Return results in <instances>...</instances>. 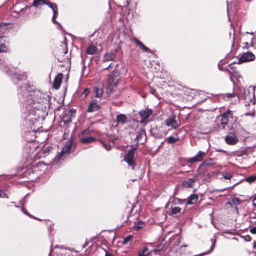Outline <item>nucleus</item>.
<instances>
[{
    "label": "nucleus",
    "mask_w": 256,
    "mask_h": 256,
    "mask_svg": "<svg viewBox=\"0 0 256 256\" xmlns=\"http://www.w3.org/2000/svg\"><path fill=\"white\" fill-rule=\"evenodd\" d=\"M246 114L247 116H254V112H253L252 113H249V114Z\"/></svg>",
    "instance_id": "obj_48"
},
{
    "label": "nucleus",
    "mask_w": 256,
    "mask_h": 256,
    "mask_svg": "<svg viewBox=\"0 0 256 256\" xmlns=\"http://www.w3.org/2000/svg\"><path fill=\"white\" fill-rule=\"evenodd\" d=\"M223 178L226 180H230L232 178V175L230 174H224V173L222 174Z\"/></svg>",
    "instance_id": "obj_37"
},
{
    "label": "nucleus",
    "mask_w": 256,
    "mask_h": 256,
    "mask_svg": "<svg viewBox=\"0 0 256 256\" xmlns=\"http://www.w3.org/2000/svg\"><path fill=\"white\" fill-rule=\"evenodd\" d=\"M128 118L124 114H120L116 116V122L118 124H124L127 122Z\"/></svg>",
    "instance_id": "obj_22"
},
{
    "label": "nucleus",
    "mask_w": 256,
    "mask_h": 256,
    "mask_svg": "<svg viewBox=\"0 0 256 256\" xmlns=\"http://www.w3.org/2000/svg\"><path fill=\"white\" fill-rule=\"evenodd\" d=\"M10 75L14 76V78L17 79L18 80H24L26 79V76L24 74H18L16 73L13 74L12 73H10Z\"/></svg>",
    "instance_id": "obj_23"
},
{
    "label": "nucleus",
    "mask_w": 256,
    "mask_h": 256,
    "mask_svg": "<svg viewBox=\"0 0 256 256\" xmlns=\"http://www.w3.org/2000/svg\"><path fill=\"white\" fill-rule=\"evenodd\" d=\"M98 50V48L96 46L93 44H91L89 45L87 48L86 52L88 54L94 55L96 54Z\"/></svg>",
    "instance_id": "obj_20"
},
{
    "label": "nucleus",
    "mask_w": 256,
    "mask_h": 256,
    "mask_svg": "<svg viewBox=\"0 0 256 256\" xmlns=\"http://www.w3.org/2000/svg\"><path fill=\"white\" fill-rule=\"evenodd\" d=\"M178 140V138H176L173 136H170L166 138V141L169 144H174Z\"/></svg>",
    "instance_id": "obj_33"
},
{
    "label": "nucleus",
    "mask_w": 256,
    "mask_h": 256,
    "mask_svg": "<svg viewBox=\"0 0 256 256\" xmlns=\"http://www.w3.org/2000/svg\"><path fill=\"white\" fill-rule=\"evenodd\" d=\"M250 232L253 234H256V226L252 228L250 230Z\"/></svg>",
    "instance_id": "obj_44"
},
{
    "label": "nucleus",
    "mask_w": 256,
    "mask_h": 256,
    "mask_svg": "<svg viewBox=\"0 0 256 256\" xmlns=\"http://www.w3.org/2000/svg\"><path fill=\"white\" fill-rule=\"evenodd\" d=\"M255 87H253V92H251L249 90H244L243 94V98L245 100L246 105L250 106L251 104H255L254 100Z\"/></svg>",
    "instance_id": "obj_5"
},
{
    "label": "nucleus",
    "mask_w": 256,
    "mask_h": 256,
    "mask_svg": "<svg viewBox=\"0 0 256 256\" xmlns=\"http://www.w3.org/2000/svg\"><path fill=\"white\" fill-rule=\"evenodd\" d=\"M182 247H187V245H184V246H182Z\"/></svg>",
    "instance_id": "obj_54"
},
{
    "label": "nucleus",
    "mask_w": 256,
    "mask_h": 256,
    "mask_svg": "<svg viewBox=\"0 0 256 256\" xmlns=\"http://www.w3.org/2000/svg\"><path fill=\"white\" fill-rule=\"evenodd\" d=\"M166 124L168 127H171L172 129L178 128L179 124L174 118H169L166 120Z\"/></svg>",
    "instance_id": "obj_15"
},
{
    "label": "nucleus",
    "mask_w": 256,
    "mask_h": 256,
    "mask_svg": "<svg viewBox=\"0 0 256 256\" xmlns=\"http://www.w3.org/2000/svg\"><path fill=\"white\" fill-rule=\"evenodd\" d=\"M156 64H160L158 62H156Z\"/></svg>",
    "instance_id": "obj_56"
},
{
    "label": "nucleus",
    "mask_w": 256,
    "mask_h": 256,
    "mask_svg": "<svg viewBox=\"0 0 256 256\" xmlns=\"http://www.w3.org/2000/svg\"><path fill=\"white\" fill-rule=\"evenodd\" d=\"M94 93H95L96 96L97 98H100L102 96L103 94V90L102 88H100L98 87H96L94 88Z\"/></svg>",
    "instance_id": "obj_29"
},
{
    "label": "nucleus",
    "mask_w": 256,
    "mask_h": 256,
    "mask_svg": "<svg viewBox=\"0 0 256 256\" xmlns=\"http://www.w3.org/2000/svg\"><path fill=\"white\" fill-rule=\"evenodd\" d=\"M133 40L134 42L136 44L137 46H138L141 50L148 53H151L154 57H156V56L154 54L150 48H147L142 42H141L137 38H134Z\"/></svg>",
    "instance_id": "obj_12"
},
{
    "label": "nucleus",
    "mask_w": 256,
    "mask_h": 256,
    "mask_svg": "<svg viewBox=\"0 0 256 256\" xmlns=\"http://www.w3.org/2000/svg\"><path fill=\"white\" fill-rule=\"evenodd\" d=\"M136 150V148H132L128 153L125 155L124 158V160L132 168V170L136 166V164L134 161V157Z\"/></svg>",
    "instance_id": "obj_6"
},
{
    "label": "nucleus",
    "mask_w": 256,
    "mask_h": 256,
    "mask_svg": "<svg viewBox=\"0 0 256 256\" xmlns=\"http://www.w3.org/2000/svg\"><path fill=\"white\" fill-rule=\"evenodd\" d=\"M100 106L98 104L95 102L93 101L91 102L88 108V112H94L97 111L99 110Z\"/></svg>",
    "instance_id": "obj_19"
},
{
    "label": "nucleus",
    "mask_w": 256,
    "mask_h": 256,
    "mask_svg": "<svg viewBox=\"0 0 256 256\" xmlns=\"http://www.w3.org/2000/svg\"><path fill=\"white\" fill-rule=\"evenodd\" d=\"M152 110L150 109H146L140 112V115L142 118L140 122L144 124L146 122V120L152 114Z\"/></svg>",
    "instance_id": "obj_11"
},
{
    "label": "nucleus",
    "mask_w": 256,
    "mask_h": 256,
    "mask_svg": "<svg viewBox=\"0 0 256 256\" xmlns=\"http://www.w3.org/2000/svg\"><path fill=\"white\" fill-rule=\"evenodd\" d=\"M38 122V120H36V119H35V120H34V124H35V122Z\"/></svg>",
    "instance_id": "obj_55"
},
{
    "label": "nucleus",
    "mask_w": 256,
    "mask_h": 256,
    "mask_svg": "<svg viewBox=\"0 0 256 256\" xmlns=\"http://www.w3.org/2000/svg\"><path fill=\"white\" fill-rule=\"evenodd\" d=\"M195 182V180L194 179H190L188 180V184H192Z\"/></svg>",
    "instance_id": "obj_45"
},
{
    "label": "nucleus",
    "mask_w": 256,
    "mask_h": 256,
    "mask_svg": "<svg viewBox=\"0 0 256 256\" xmlns=\"http://www.w3.org/2000/svg\"><path fill=\"white\" fill-rule=\"evenodd\" d=\"M253 204L254 206L256 207V197L254 198L253 200Z\"/></svg>",
    "instance_id": "obj_47"
},
{
    "label": "nucleus",
    "mask_w": 256,
    "mask_h": 256,
    "mask_svg": "<svg viewBox=\"0 0 256 256\" xmlns=\"http://www.w3.org/2000/svg\"><path fill=\"white\" fill-rule=\"evenodd\" d=\"M30 86L24 85L18 90L20 100L22 102H26L28 104H34L39 102L38 98H36V94L34 92H30Z\"/></svg>",
    "instance_id": "obj_1"
},
{
    "label": "nucleus",
    "mask_w": 256,
    "mask_h": 256,
    "mask_svg": "<svg viewBox=\"0 0 256 256\" xmlns=\"http://www.w3.org/2000/svg\"><path fill=\"white\" fill-rule=\"evenodd\" d=\"M101 143L103 145V146H104V148L108 150V151H109L111 150V146H108L106 145V144H105L103 142H101Z\"/></svg>",
    "instance_id": "obj_41"
},
{
    "label": "nucleus",
    "mask_w": 256,
    "mask_h": 256,
    "mask_svg": "<svg viewBox=\"0 0 256 256\" xmlns=\"http://www.w3.org/2000/svg\"><path fill=\"white\" fill-rule=\"evenodd\" d=\"M146 138V132L144 130H140L138 132L136 136V140L138 143H143L145 142Z\"/></svg>",
    "instance_id": "obj_17"
},
{
    "label": "nucleus",
    "mask_w": 256,
    "mask_h": 256,
    "mask_svg": "<svg viewBox=\"0 0 256 256\" xmlns=\"http://www.w3.org/2000/svg\"><path fill=\"white\" fill-rule=\"evenodd\" d=\"M112 76L110 75V79H109L110 86H108V93H111V92H112L111 87L113 86V85L114 86H115L116 84V82H112Z\"/></svg>",
    "instance_id": "obj_30"
},
{
    "label": "nucleus",
    "mask_w": 256,
    "mask_h": 256,
    "mask_svg": "<svg viewBox=\"0 0 256 256\" xmlns=\"http://www.w3.org/2000/svg\"><path fill=\"white\" fill-rule=\"evenodd\" d=\"M256 58V56L252 52H248L240 56L238 62L240 64L250 62L254 61Z\"/></svg>",
    "instance_id": "obj_8"
},
{
    "label": "nucleus",
    "mask_w": 256,
    "mask_h": 256,
    "mask_svg": "<svg viewBox=\"0 0 256 256\" xmlns=\"http://www.w3.org/2000/svg\"><path fill=\"white\" fill-rule=\"evenodd\" d=\"M150 252L147 248H144L142 250L139 251L138 256H148Z\"/></svg>",
    "instance_id": "obj_26"
},
{
    "label": "nucleus",
    "mask_w": 256,
    "mask_h": 256,
    "mask_svg": "<svg viewBox=\"0 0 256 256\" xmlns=\"http://www.w3.org/2000/svg\"><path fill=\"white\" fill-rule=\"evenodd\" d=\"M52 147L51 146H48L45 149L43 150H42V152L43 154H47V153H48L50 152L52 150Z\"/></svg>",
    "instance_id": "obj_39"
},
{
    "label": "nucleus",
    "mask_w": 256,
    "mask_h": 256,
    "mask_svg": "<svg viewBox=\"0 0 256 256\" xmlns=\"http://www.w3.org/2000/svg\"><path fill=\"white\" fill-rule=\"evenodd\" d=\"M47 0H34L33 2V6L36 8H38L46 4Z\"/></svg>",
    "instance_id": "obj_25"
},
{
    "label": "nucleus",
    "mask_w": 256,
    "mask_h": 256,
    "mask_svg": "<svg viewBox=\"0 0 256 256\" xmlns=\"http://www.w3.org/2000/svg\"><path fill=\"white\" fill-rule=\"evenodd\" d=\"M245 240L246 242H250L251 240V238L250 236H248L245 238Z\"/></svg>",
    "instance_id": "obj_46"
},
{
    "label": "nucleus",
    "mask_w": 256,
    "mask_h": 256,
    "mask_svg": "<svg viewBox=\"0 0 256 256\" xmlns=\"http://www.w3.org/2000/svg\"><path fill=\"white\" fill-rule=\"evenodd\" d=\"M64 78V75L60 73L56 77L54 80L53 87L56 90H58L60 88L62 80Z\"/></svg>",
    "instance_id": "obj_16"
},
{
    "label": "nucleus",
    "mask_w": 256,
    "mask_h": 256,
    "mask_svg": "<svg viewBox=\"0 0 256 256\" xmlns=\"http://www.w3.org/2000/svg\"><path fill=\"white\" fill-rule=\"evenodd\" d=\"M234 118L232 112L230 110H228L226 112L224 113L222 116L221 125L223 129H225L226 126L228 125L229 119Z\"/></svg>",
    "instance_id": "obj_9"
},
{
    "label": "nucleus",
    "mask_w": 256,
    "mask_h": 256,
    "mask_svg": "<svg viewBox=\"0 0 256 256\" xmlns=\"http://www.w3.org/2000/svg\"><path fill=\"white\" fill-rule=\"evenodd\" d=\"M226 189L224 190H218L219 192H223Z\"/></svg>",
    "instance_id": "obj_53"
},
{
    "label": "nucleus",
    "mask_w": 256,
    "mask_h": 256,
    "mask_svg": "<svg viewBox=\"0 0 256 256\" xmlns=\"http://www.w3.org/2000/svg\"><path fill=\"white\" fill-rule=\"evenodd\" d=\"M156 91L155 90H152V93L154 94H155V93H156Z\"/></svg>",
    "instance_id": "obj_49"
},
{
    "label": "nucleus",
    "mask_w": 256,
    "mask_h": 256,
    "mask_svg": "<svg viewBox=\"0 0 256 256\" xmlns=\"http://www.w3.org/2000/svg\"><path fill=\"white\" fill-rule=\"evenodd\" d=\"M218 68L220 70L224 71L230 74V79L232 82H234V78H236L240 82V78L241 76L236 72L235 68L231 66V65H228L226 68H224V65H218Z\"/></svg>",
    "instance_id": "obj_2"
},
{
    "label": "nucleus",
    "mask_w": 256,
    "mask_h": 256,
    "mask_svg": "<svg viewBox=\"0 0 256 256\" xmlns=\"http://www.w3.org/2000/svg\"><path fill=\"white\" fill-rule=\"evenodd\" d=\"M226 142L230 146H234L238 142V136L234 132H230L224 138Z\"/></svg>",
    "instance_id": "obj_10"
},
{
    "label": "nucleus",
    "mask_w": 256,
    "mask_h": 256,
    "mask_svg": "<svg viewBox=\"0 0 256 256\" xmlns=\"http://www.w3.org/2000/svg\"><path fill=\"white\" fill-rule=\"evenodd\" d=\"M116 58V55L112 52L106 53L104 57V62H105L110 61H114V60Z\"/></svg>",
    "instance_id": "obj_21"
},
{
    "label": "nucleus",
    "mask_w": 256,
    "mask_h": 256,
    "mask_svg": "<svg viewBox=\"0 0 256 256\" xmlns=\"http://www.w3.org/2000/svg\"><path fill=\"white\" fill-rule=\"evenodd\" d=\"M132 238H133L132 236H130V235L125 238L124 239V240L122 242L123 244L126 245L128 244H130V245H131L132 243Z\"/></svg>",
    "instance_id": "obj_27"
},
{
    "label": "nucleus",
    "mask_w": 256,
    "mask_h": 256,
    "mask_svg": "<svg viewBox=\"0 0 256 256\" xmlns=\"http://www.w3.org/2000/svg\"><path fill=\"white\" fill-rule=\"evenodd\" d=\"M181 208L180 207L172 208L169 212L170 215H174L180 212Z\"/></svg>",
    "instance_id": "obj_28"
},
{
    "label": "nucleus",
    "mask_w": 256,
    "mask_h": 256,
    "mask_svg": "<svg viewBox=\"0 0 256 256\" xmlns=\"http://www.w3.org/2000/svg\"><path fill=\"white\" fill-rule=\"evenodd\" d=\"M72 142L71 141L67 142L63 148L61 152L56 158L58 162L64 160L70 153Z\"/></svg>",
    "instance_id": "obj_4"
},
{
    "label": "nucleus",
    "mask_w": 256,
    "mask_h": 256,
    "mask_svg": "<svg viewBox=\"0 0 256 256\" xmlns=\"http://www.w3.org/2000/svg\"><path fill=\"white\" fill-rule=\"evenodd\" d=\"M245 180L249 184H252L256 181V175L248 176L246 178Z\"/></svg>",
    "instance_id": "obj_32"
},
{
    "label": "nucleus",
    "mask_w": 256,
    "mask_h": 256,
    "mask_svg": "<svg viewBox=\"0 0 256 256\" xmlns=\"http://www.w3.org/2000/svg\"><path fill=\"white\" fill-rule=\"evenodd\" d=\"M58 10L54 12V16L52 18V21L54 24H56V18L58 17Z\"/></svg>",
    "instance_id": "obj_36"
},
{
    "label": "nucleus",
    "mask_w": 256,
    "mask_h": 256,
    "mask_svg": "<svg viewBox=\"0 0 256 256\" xmlns=\"http://www.w3.org/2000/svg\"><path fill=\"white\" fill-rule=\"evenodd\" d=\"M144 223L143 222H139L137 225H136L134 228L135 230H138L141 228H142L144 226Z\"/></svg>",
    "instance_id": "obj_38"
},
{
    "label": "nucleus",
    "mask_w": 256,
    "mask_h": 256,
    "mask_svg": "<svg viewBox=\"0 0 256 256\" xmlns=\"http://www.w3.org/2000/svg\"><path fill=\"white\" fill-rule=\"evenodd\" d=\"M235 96H236V94L234 93L227 94H225V98H227L228 99H230Z\"/></svg>",
    "instance_id": "obj_40"
},
{
    "label": "nucleus",
    "mask_w": 256,
    "mask_h": 256,
    "mask_svg": "<svg viewBox=\"0 0 256 256\" xmlns=\"http://www.w3.org/2000/svg\"><path fill=\"white\" fill-rule=\"evenodd\" d=\"M58 10L54 12V16L52 18V21L54 24H56V18L58 17Z\"/></svg>",
    "instance_id": "obj_35"
},
{
    "label": "nucleus",
    "mask_w": 256,
    "mask_h": 256,
    "mask_svg": "<svg viewBox=\"0 0 256 256\" xmlns=\"http://www.w3.org/2000/svg\"><path fill=\"white\" fill-rule=\"evenodd\" d=\"M6 195L2 190H0V198H5Z\"/></svg>",
    "instance_id": "obj_43"
},
{
    "label": "nucleus",
    "mask_w": 256,
    "mask_h": 256,
    "mask_svg": "<svg viewBox=\"0 0 256 256\" xmlns=\"http://www.w3.org/2000/svg\"><path fill=\"white\" fill-rule=\"evenodd\" d=\"M206 152L200 151L198 152V154L196 156L192 158H189L188 160V162L189 163L192 164L194 162H202L203 160L204 156H206Z\"/></svg>",
    "instance_id": "obj_13"
},
{
    "label": "nucleus",
    "mask_w": 256,
    "mask_h": 256,
    "mask_svg": "<svg viewBox=\"0 0 256 256\" xmlns=\"http://www.w3.org/2000/svg\"><path fill=\"white\" fill-rule=\"evenodd\" d=\"M164 248V246L162 244H160L157 246V247L152 250L154 253L156 254L158 252H160Z\"/></svg>",
    "instance_id": "obj_34"
},
{
    "label": "nucleus",
    "mask_w": 256,
    "mask_h": 256,
    "mask_svg": "<svg viewBox=\"0 0 256 256\" xmlns=\"http://www.w3.org/2000/svg\"><path fill=\"white\" fill-rule=\"evenodd\" d=\"M106 256H112V254H108V253L106 254Z\"/></svg>",
    "instance_id": "obj_50"
},
{
    "label": "nucleus",
    "mask_w": 256,
    "mask_h": 256,
    "mask_svg": "<svg viewBox=\"0 0 256 256\" xmlns=\"http://www.w3.org/2000/svg\"><path fill=\"white\" fill-rule=\"evenodd\" d=\"M254 37L246 36L244 38L243 48L248 49L253 46Z\"/></svg>",
    "instance_id": "obj_14"
},
{
    "label": "nucleus",
    "mask_w": 256,
    "mask_h": 256,
    "mask_svg": "<svg viewBox=\"0 0 256 256\" xmlns=\"http://www.w3.org/2000/svg\"><path fill=\"white\" fill-rule=\"evenodd\" d=\"M24 199H23L22 200L20 201V204H21L22 205H23V201H24Z\"/></svg>",
    "instance_id": "obj_51"
},
{
    "label": "nucleus",
    "mask_w": 256,
    "mask_h": 256,
    "mask_svg": "<svg viewBox=\"0 0 256 256\" xmlns=\"http://www.w3.org/2000/svg\"><path fill=\"white\" fill-rule=\"evenodd\" d=\"M46 4L48 6L53 10V12H54V10L56 11V10H58V6L56 4L50 2L48 0H47Z\"/></svg>",
    "instance_id": "obj_31"
},
{
    "label": "nucleus",
    "mask_w": 256,
    "mask_h": 256,
    "mask_svg": "<svg viewBox=\"0 0 256 256\" xmlns=\"http://www.w3.org/2000/svg\"><path fill=\"white\" fill-rule=\"evenodd\" d=\"M8 50V48L5 43V40L2 37H0V52H6Z\"/></svg>",
    "instance_id": "obj_18"
},
{
    "label": "nucleus",
    "mask_w": 256,
    "mask_h": 256,
    "mask_svg": "<svg viewBox=\"0 0 256 256\" xmlns=\"http://www.w3.org/2000/svg\"><path fill=\"white\" fill-rule=\"evenodd\" d=\"M62 46L64 48H66V49H64L62 52H60V54H58V59L59 62L62 63L71 64L70 59L68 58V56H66L68 54L67 43L65 42L62 44Z\"/></svg>",
    "instance_id": "obj_7"
},
{
    "label": "nucleus",
    "mask_w": 256,
    "mask_h": 256,
    "mask_svg": "<svg viewBox=\"0 0 256 256\" xmlns=\"http://www.w3.org/2000/svg\"><path fill=\"white\" fill-rule=\"evenodd\" d=\"M22 210L23 211V212L25 214H26V212L24 210V209L22 208Z\"/></svg>",
    "instance_id": "obj_52"
},
{
    "label": "nucleus",
    "mask_w": 256,
    "mask_h": 256,
    "mask_svg": "<svg viewBox=\"0 0 256 256\" xmlns=\"http://www.w3.org/2000/svg\"><path fill=\"white\" fill-rule=\"evenodd\" d=\"M92 131L90 129L83 131L80 136V142L84 144H89L96 140V139L92 136Z\"/></svg>",
    "instance_id": "obj_3"
},
{
    "label": "nucleus",
    "mask_w": 256,
    "mask_h": 256,
    "mask_svg": "<svg viewBox=\"0 0 256 256\" xmlns=\"http://www.w3.org/2000/svg\"><path fill=\"white\" fill-rule=\"evenodd\" d=\"M90 92V90L88 88H86L85 89L84 91L83 92V94L85 96H87Z\"/></svg>",
    "instance_id": "obj_42"
},
{
    "label": "nucleus",
    "mask_w": 256,
    "mask_h": 256,
    "mask_svg": "<svg viewBox=\"0 0 256 256\" xmlns=\"http://www.w3.org/2000/svg\"><path fill=\"white\" fill-rule=\"evenodd\" d=\"M198 196L196 194H192L188 198L187 202L188 204H196L198 200Z\"/></svg>",
    "instance_id": "obj_24"
}]
</instances>
